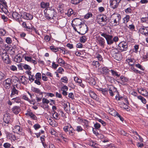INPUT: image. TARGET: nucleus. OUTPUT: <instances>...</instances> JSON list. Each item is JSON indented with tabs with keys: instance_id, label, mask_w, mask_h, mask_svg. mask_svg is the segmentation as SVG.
Listing matches in <instances>:
<instances>
[{
	"instance_id": "1",
	"label": "nucleus",
	"mask_w": 148,
	"mask_h": 148,
	"mask_svg": "<svg viewBox=\"0 0 148 148\" xmlns=\"http://www.w3.org/2000/svg\"><path fill=\"white\" fill-rule=\"evenodd\" d=\"M45 13L46 17L48 19H51L53 18V17L55 16L56 15V12L55 10L53 8L48 7L47 10L45 9L44 11Z\"/></svg>"
},
{
	"instance_id": "2",
	"label": "nucleus",
	"mask_w": 148,
	"mask_h": 148,
	"mask_svg": "<svg viewBox=\"0 0 148 148\" xmlns=\"http://www.w3.org/2000/svg\"><path fill=\"white\" fill-rule=\"evenodd\" d=\"M100 33L101 34V35L105 38L108 45H110L113 43L112 41L113 36L112 35H109L105 32H101Z\"/></svg>"
},
{
	"instance_id": "3",
	"label": "nucleus",
	"mask_w": 148,
	"mask_h": 148,
	"mask_svg": "<svg viewBox=\"0 0 148 148\" xmlns=\"http://www.w3.org/2000/svg\"><path fill=\"white\" fill-rule=\"evenodd\" d=\"M71 24L73 28H76V27H79L80 28L82 27V25L83 27L84 25H86L84 23H82V21L79 18H75L72 21Z\"/></svg>"
},
{
	"instance_id": "4",
	"label": "nucleus",
	"mask_w": 148,
	"mask_h": 148,
	"mask_svg": "<svg viewBox=\"0 0 148 148\" xmlns=\"http://www.w3.org/2000/svg\"><path fill=\"white\" fill-rule=\"evenodd\" d=\"M111 54L114 58L118 61H120L122 59L121 53L119 52L116 49H112L111 51Z\"/></svg>"
},
{
	"instance_id": "5",
	"label": "nucleus",
	"mask_w": 148,
	"mask_h": 148,
	"mask_svg": "<svg viewBox=\"0 0 148 148\" xmlns=\"http://www.w3.org/2000/svg\"><path fill=\"white\" fill-rule=\"evenodd\" d=\"M111 18H112V20H113L114 25H119V21L121 18V16L120 14H114L112 15Z\"/></svg>"
},
{
	"instance_id": "6",
	"label": "nucleus",
	"mask_w": 148,
	"mask_h": 148,
	"mask_svg": "<svg viewBox=\"0 0 148 148\" xmlns=\"http://www.w3.org/2000/svg\"><path fill=\"white\" fill-rule=\"evenodd\" d=\"M118 48L121 52L127 51L128 49L127 43L123 42H121L119 44Z\"/></svg>"
},
{
	"instance_id": "7",
	"label": "nucleus",
	"mask_w": 148,
	"mask_h": 148,
	"mask_svg": "<svg viewBox=\"0 0 148 148\" xmlns=\"http://www.w3.org/2000/svg\"><path fill=\"white\" fill-rule=\"evenodd\" d=\"M21 17L23 19L27 20H31L33 18V15L32 14L24 12L21 13Z\"/></svg>"
},
{
	"instance_id": "8",
	"label": "nucleus",
	"mask_w": 148,
	"mask_h": 148,
	"mask_svg": "<svg viewBox=\"0 0 148 148\" xmlns=\"http://www.w3.org/2000/svg\"><path fill=\"white\" fill-rule=\"evenodd\" d=\"M3 60L6 64H9L10 62L9 56L7 52L2 53L0 54Z\"/></svg>"
},
{
	"instance_id": "9",
	"label": "nucleus",
	"mask_w": 148,
	"mask_h": 148,
	"mask_svg": "<svg viewBox=\"0 0 148 148\" xmlns=\"http://www.w3.org/2000/svg\"><path fill=\"white\" fill-rule=\"evenodd\" d=\"M121 0H112L110 1V5L112 8L113 9L117 8Z\"/></svg>"
},
{
	"instance_id": "10",
	"label": "nucleus",
	"mask_w": 148,
	"mask_h": 148,
	"mask_svg": "<svg viewBox=\"0 0 148 148\" xmlns=\"http://www.w3.org/2000/svg\"><path fill=\"white\" fill-rule=\"evenodd\" d=\"M108 20L107 17L106 15H98L97 18V21L98 22L101 24L102 22H106Z\"/></svg>"
},
{
	"instance_id": "11",
	"label": "nucleus",
	"mask_w": 148,
	"mask_h": 148,
	"mask_svg": "<svg viewBox=\"0 0 148 148\" xmlns=\"http://www.w3.org/2000/svg\"><path fill=\"white\" fill-rule=\"evenodd\" d=\"M120 78V81H118V82L122 85H126L127 84V82L128 81V78L123 75L121 76Z\"/></svg>"
},
{
	"instance_id": "12",
	"label": "nucleus",
	"mask_w": 148,
	"mask_h": 148,
	"mask_svg": "<svg viewBox=\"0 0 148 148\" xmlns=\"http://www.w3.org/2000/svg\"><path fill=\"white\" fill-rule=\"evenodd\" d=\"M88 92L90 96L91 97L97 101H98L99 100V98L98 97L95 93L91 90L88 89Z\"/></svg>"
},
{
	"instance_id": "13",
	"label": "nucleus",
	"mask_w": 148,
	"mask_h": 148,
	"mask_svg": "<svg viewBox=\"0 0 148 148\" xmlns=\"http://www.w3.org/2000/svg\"><path fill=\"white\" fill-rule=\"evenodd\" d=\"M23 57V55L19 53L14 58V61L18 63L20 62H21L22 58Z\"/></svg>"
},
{
	"instance_id": "14",
	"label": "nucleus",
	"mask_w": 148,
	"mask_h": 148,
	"mask_svg": "<svg viewBox=\"0 0 148 148\" xmlns=\"http://www.w3.org/2000/svg\"><path fill=\"white\" fill-rule=\"evenodd\" d=\"M28 78L24 76H21L19 77L18 80L21 82L22 84L24 85H26L27 84Z\"/></svg>"
},
{
	"instance_id": "15",
	"label": "nucleus",
	"mask_w": 148,
	"mask_h": 148,
	"mask_svg": "<svg viewBox=\"0 0 148 148\" xmlns=\"http://www.w3.org/2000/svg\"><path fill=\"white\" fill-rule=\"evenodd\" d=\"M13 113L15 114H18L21 111L20 107L18 106H14L12 109Z\"/></svg>"
},
{
	"instance_id": "16",
	"label": "nucleus",
	"mask_w": 148,
	"mask_h": 148,
	"mask_svg": "<svg viewBox=\"0 0 148 148\" xmlns=\"http://www.w3.org/2000/svg\"><path fill=\"white\" fill-rule=\"evenodd\" d=\"M99 45L102 47H103L105 45V40L102 37L99 36L97 39Z\"/></svg>"
},
{
	"instance_id": "17",
	"label": "nucleus",
	"mask_w": 148,
	"mask_h": 148,
	"mask_svg": "<svg viewBox=\"0 0 148 148\" xmlns=\"http://www.w3.org/2000/svg\"><path fill=\"white\" fill-rule=\"evenodd\" d=\"M10 116L8 114H5L3 116V120L4 122L6 123H8L10 121Z\"/></svg>"
},
{
	"instance_id": "18",
	"label": "nucleus",
	"mask_w": 148,
	"mask_h": 148,
	"mask_svg": "<svg viewBox=\"0 0 148 148\" xmlns=\"http://www.w3.org/2000/svg\"><path fill=\"white\" fill-rule=\"evenodd\" d=\"M108 88H109V93L110 96H113L114 95L113 92H115L116 91V88L113 86H110V87H108Z\"/></svg>"
},
{
	"instance_id": "19",
	"label": "nucleus",
	"mask_w": 148,
	"mask_h": 148,
	"mask_svg": "<svg viewBox=\"0 0 148 148\" xmlns=\"http://www.w3.org/2000/svg\"><path fill=\"white\" fill-rule=\"evenodd\" d=\"M31 90L34 93L38 94L39 95H42L43 92H41L39 88H37L34 87H32L31 88Z\"/></svg>"
},
{
	"instance_id": "20",
	"label": "nucleus",
	"mask_w": 148,
	"mask_h": 148,
	"mask_svg": "<svg viewBox=\"0 0 148 148\" xmlns=\"http://www.w3.org/2000/svg\"><path fill=\"white\" fill-rule=\"evenodd\" d=\"M13 130L14 132L19 134L22 132V129L21 128V127L19 126L16 125L14 127Z\"/></svg>"
},
{
	"instance_id": "21",
	"label": "nucleus",
	"mask_w": 148,
	"mask_h": 148,
	"mask_svg": "<svg viewBox=\"0 0 148 148\" xmlns=\"http://www.w3.org/2000/svg\"><path fill=\"white\" fill-rule=\"evenodd\" d=\"M12 16L14 19L16 20H19L21 17V14L19 15L16 12H14L12 14Z\"/></svg>"
},
{
	"instance_id": "22",
	"label": "nucleus",
	"mask_w": 148,
	"mask_h": 148,
	"mask_svg": "<svg viewBox=\"0 0 148 148\" xmlns=\"http://www.w3.org/2000/svg\"><path fill=\"white\" fill-rule=\"evenodd\" d=\"M102 72H101L105 75H108L109 74L110 70L107 67H103L102 68Z\"/></svg>"
},
{
	"instance_id": "23",
	"label": "nucleus",
	"mask_w": 148,
	"mask_h": 148,
	"mask_svg": "<svg viewBox=\"0 0 148 148\" xmlns=\"http://www.w3.org/2000/svg\"><path fill=\"white\" fill-rule=\"evenodd\" d=\"M18 91L16 89L14 86L11 90V93L10 96L12 97L13 95L15 94L18 95Z\"/></svg>"
},
{
	"instance_id": "24",
	"label": "nucleus",
	"mask_w": 148,
	"mask_h": 148,
	"mask_svg": "<svg viewBox=\"0 0 148 148\" xmlns=\"http://www.w3.org/2000/svg\"><path fill=\"white\" fill-rule=\"evenodd\" d=\"M49 5V3H45L42 2L41 3V7L42 8H45V9L47 10L48 9V6Z\"/></svg>"
},
{
	"instance_id": "25",
	"label": "nucleus",
	"mask_w": 148,
	"mask_h": 148,
	"mask_svg": "<svg viewBox=\"0 0 148 148\" xmlns=\"http://www.w3.org/2000/svg\"><path fill=\"white\" fill-rule=\"evenodd\" d=\"M8 138L10 139L11 140H14L16 139V137L14 135L11 134H8L7 135Z\"/></svg>"
},
{
	"instance_id": "26",
	"label": "nucleus",
	"mask_w": 148,
	"mask_h": 148,
	"mask_svg": "<svg viewBox=\"0 0 148 148\" xmlns=\"http://www.w3.org/2000/svg\"><path fill=\"white\" fill-rule=\"evenodd\" d=\"M110 72H111L112 75L114 76H116L117 77H119L120 76V74H119V73L116 71L113 70H110Z\"/></svg>"
},
{
	"instance_id": "27",
	"label": "nucleus",
	"mask_w": 148,
	"mask_h": 148,
	"mask_svg": "<svg viewBox=\"0 0 148 148\" xmlns=\"http://www.w3.org/2000/svg\"><path fill=\"white\" fill-rule=\"evenodd\" d=\"M90 145L92 147L95 148H98V145L95 143L93 141H91L90 142Z\"/></svg>"
},
{
	"instance_id": "28",
	"label": "nucleus",
	"mask_w": 148,
	"mask_h": 148,
	"mask_svg": "<svg viewBox=\"0 0 148 148\" xmlns=\"http://www.w3.org/2000/svg\"><path fill=\"white\" fill-rule=\"evenodd\" d=\"M60 81L65 84L67 83L68 81V79L66 76H64L62 77Z\"/></svg>"
},
{
	"instance_id": "29",
	"label": "nucleus",
	"mask_w": 148,
	"mask_h": 148,
	"mask_svg": "<svg viewBox=\"0 0 148 148\" xmlns=\"http://www.w3.org/2000/svg\"><path fill=\"white\" fill-rule=\"evenodd\" d=\"M29 116H30L32 119L36 120L37 119V117L31 111V112L28 113Z\"/></svg>"
},
{
	"instance_id": "30",
	"label": "nucleus",
	"mask_w": 148,
	"mask_h": 148,
	"mask_svg": "<svg viewBox=\"0 0 148 148\" xmlns=\"http://www.w3.org/2000/svg\"><path fill=\"white\" fill-rule=\"evenodd\" d=\"M137 98L138 99L140 100L141 102L144 104H145L147 102L146 99L141 95L138 96Z\"/></svg>"
},
{
	"instance_id": "31",
	"label": "nucleus",
	"mask_w": 148,
	"mask_h": 148,
	"mask_svg": "<svg viewBox=\"0 0 148 148\" xmlns=\"http://www.w3.org/2000/svg\"><path fill=\"white\" fill-rule=\"evenodd\" d=\"M82 122L83 124V125L86 128H88L89 127L88 125V121L85 119L82 120Z\"/></svg>"
},
{
	"instance_id": "32",
	"label": "nucleus",
	"mask_w": 148,
	"mask_h": 148,
	"mask_svg": "<svg viewBox=\"0 0 148 148\" xmlns=\"http://www.w3.org/2000/svg\"><path fill=\"white\" fill-rule=\"evenodd\" d=\"M11 100L18 103H20L21 101V99L19 97H17L13 98Z\"/></svg>"
},
{
	"instance_id": "33",
	"label": "nucleus",
	"mask_w": 148,
	"mask_h": 148,
	"mask_svg": "<svg viewBox=\"0 0 148 148\" xmlns=\"http://www.w3.org/2000/svg\"><path fill=\"white\" fill-rule=\"evenodd\" d=\"M114 116L118 117L121 121H124V119L117 112H116L114 113Z\"/></svg>"
},
{
	"instance_id": "34",
	"label": "nucleus",
	"mask_w": 148,
	"mask_h": 148,
	"mask_svg": "<svg viewBox=\"0 0 148 148\" xmlns=\"http://www.w3.org/2000/svg\"><path fill=\"white\" fill-rule=\"evenodd\" d=\"M0 4L2 5V7H7V3L5 0H0Z\"/></svg>"
},
{
	"instance_id": "35",
	"label": "nucleus",
	"mask_w": 148,
	"mask_h": 148,
	"mask_svg": "<svg viewBox=\"0 0 148 148\" xmlns=\"http://www.w3.org/2000/svg\"><path fill=\"white\" fill-rule=\"evenodd\" d=\"M80 41L82 43H84L86 41V38L85 36L81 37L79 39Z\"/></svg>"
},
{
	"instance_id": "36",
	"label": "nucleus",
	"mask_w": 148,
	"mask_h": 148,
	"mask_svg": "<svg viewBox=\"0 0 148 148\" xmlns=\"http://www.w3.org/2000/svg\"><path fill=\"white\" fill-rule=\"evenodd\" d=\"M60 48H55L54 46H51L50 47V48L51 50L54 52H57L58 51Z\"/></svg>"
},
{
	"instance_id": "37",
	"label": "nucleus",
	"mask_w": 148,
	"mask_h": 148,
	"mask_svg": "<svg viewBox=\"0 0 148 148\" xmlns=\"http://www.w3.org/2000/svg\"><path fill=\"white\" fill-rule=\"evenodd\" d=\"M26 30L29 31H33V32H35L36 34L38 35L40 34L38 31L37 30L36 28H26Z\"/></svg>"
},
{
	"instance_id": "38",
	"label": "nucleus",
	"mask_w": 148,
	"mask_h": 148,
	"mask_svg": "<svg viewBox=\"0 0 148 148\" xmlns=\"http://www.w3.org/2000/svg\"><path fill=\"white\" fill-rule=\"evenodd\" d=\"M83 0H71V2L73 4L76 5L80 3Z\"/></svg>"
},
{
	"instance_id": "39",
	"label": "nucleus",
	"mask_w": 148,
	"mask_h": 148,
	"mask_svg": "<svg viewBox=\"0 0 148 148\" xmlns=\"http://www.w3.org/2000/svg\"><path fill=\"white\" fill-rule=\"evenodd\" d=\"M0 7L1 10L4 13L6 14L8 12V11L7 9L8 7H5L3 6L1 7V6Z\"/></svg>"
},
{
	"instance_id": "40",
	"label": "nucleus",
	"mask_w": 148,
	"mask_h": 148,
	"mask_svg": "<svg viewBox=\"0 0 148 148\" xmlns=\"http://www.w3.org/2000/svg\"><path fill=\"white\" fill-rule=\"evenodd\" d=\"M130 18V16L128 15H127L125 17L123 18V22L124 23H127L128 21L129 20Z\"/></svg>"
},
{
	"instance_id": "41",
	"label": "nucleus",
	"mask_w": 148,
	"mask_h": 148,
	"mask_svg": "<svg viewBox=\"0 0 148 148\" xmlns=\"http://www.w3.org/2000/svg\"><path fill=\"white\" fill-rule=\"evenodd\" d=\"M93 133L95 134L97 136H100L101 137H103V136L102 134H99V133H98L97 130H94V128H93Z\"/></svg>"
},
{
	"instance_id": "42",
	"label": "nucleus",
	"mask_w": 148,
	"mask_h": 148,
	"mask_svg": "<svg viewBox=\"0 0 148 148\" xmlns=\"http://www.w3.org/2000/svg\"><path fill=\"white\" fill-rule=\"evenodd\" d=\"M57 62L59 64H65V62L64 60L61 58H59Z\"/></svg>"
},
{
	"instance_id": "43",
	"label": "nucleus",
	"mask_w": 148,
	"mask_h": 148,
	"mask_svg": "<svg viewBox=\"0 0 148 148\" xmlns=\"http://www.w3.org/2000/svg\"><path fill=\"white\" fill-rule=\"evenodd\" d=\"M74 80L76 82L78 83L79 84H81L82 82V80L80 79H79L77 77H75L74 78Z\"/></svg>"
},
{
	"instance_id": "44",
	"label": "nucleus",
	"mask_w": 148,
	"mask_h": 148,
	"mask_svg": "<svg viewBox=\"0 0 148 148\" xmlns=\"http://www.w3.org/2000/svg\"><path fill=\"white\" fill-rule=\"evenodd\" d=\"M42 102L43 104H48L49 103V100L46 98H43L42 99Z\"/></svg>"
},
{
	"instance_id": "45",
	"label": "nucleus",
	"mask_w": 148,
	"mask_h": 148,
	"mask_svg": "<svg viewBox=\"0 0 148 148\" xmlns=\"http://www.w3.org/2000/svg\"><path fill=\"white\" fill-rule=\"evenodd\" d=\"M73 13V10L72 9H69L68 10L67 15L68 16H70Z\"/></svg>"
},
{
	"instance_id": "46",
	"label": "nucleus",
	"mask_w": 148,
	"mask_h": 148,
	"mask_svg": "<svg viewBox=\"0 0 148 148\" xmlns=\"http://www.w3.org/2000/svg\"><path fill=\"white\" fill-rule=\"evenodd\" d=\"M92 64L96 67H99L100 66V64L98 61H94L92 62Z\"/></svg>"
},
{
	"instance_id": "47",
	"label": "nucleus",
	"mask_w": 148,
	"mask_h": 148,
	"mask_svg": "<svg viewBox=\"0 0 148 148\" xmlns=\"http://www.w3.org/2000/svg\"><path fill=\"white\" fill-rule=\"evenodd\" d=\"M5 83L8 86L7 87L10 86L11 84V81L10 79H8L5 80Z\"/></svg>"
},
{
	"instance_id": "48",
	"label": "nucleus",
	"mask_w": 148,
	"mask_h": 148,
	"mask_svg": "<svg viewBox=\"0 0 148 148\" xmlns=\"http://www.w3.org/2000/svg\"><path fill=\"white\" fill-rule=\"evenodd\" d=\"M33 127L36 130H37L41 127V126L38 124H36L33 126Z\"/></svg>"
},
{
	"instance_id": "49",
	"label": "nucleus",
	"mask_w": 148,
	"mask_h": 148,
	"mask_svg": "<svg viewBox=\"0 0 148 148\" xmlns=\"http://www.w3.org/2000/svg\"><path fill=\"white\" fill-rule=\"evenodd\" d=\"M35 78L36 79H41V74L40 73H36L35 75Z\"/></svg>"
},
{
	"instance_id": "50",
	"label": "nucleus",
	"mask_w": 148,
	"mask_h": 148,
	"mask_svg": "<svg viewBox=\"0 0 148 148\" xmlns=\"http://www.w3.org/2000/svg\"><path fill=\"white\" fill-rule=\"evenodd\" d=\"M92 15V14L91 13H88L85 15L84 18L85 19H88L90 17H91Z\"/></svg>"
},
{
	"instance_id": "51",
	"label": "nucleus",
	"mask_w": 148,
	"mask_h": 148,
	"mask_svg": "<svg viewBox=\"0 0 148 148\" xmlns=\"http://www.w3.org/2000/svg\"><path fill=\"white\" fill-rule=\"evenodd\" d=\"M129 62V64L130 66H132L134 65V62L133 61L134 60H133L132 59H129L128 60Z\"/></svg>"
},
{
	"instance_id": "52",
	"label": "nucleus",
	"mask_w": 148,
	"mask_h": 148,
	"mask_svg": "<svg viewBox=\"0 0 148 148\" xmlns=\"http://www.w3.org/2000/svg\"><path fill=\"white\" fill-rule=\"evenodd\" d=\"M68 97L72 99H74V95L72 92H70L69 93Z\"/></svg>"
},
{
	"instance_id": "53",
	"label": "nucleus",
	"mask_w": 148,
	"mask_h": 148,
	"mask_svg": "<svg viewBox=\"0 0 148 148\" xmlns=\"http://www.w3.org/2000/svg\"><path fill=\"white\" fill-rule=\"evenodd\" d=\"M135 66L136 67L140 69L142 71L144 70V69L143 68L141 65L140 64H136Z\"/></svg>"
},
{
	"instance_id": "54",
	"label": "nucleus",
	"mask_w": 148,
	"mask_h": 148,
	"mask_svg": "<svg viewBox=\"0 0 148 148\" xmlns=\"http://www.w3.org/2000/svg\"><path fill=\"white\" fill-rule=\"evenodd\" d=\"M23 68L25 69L30 70L31 69V67L28 65L25 64L23 66Z\"/></svg>"
},
{
	"instance_id": "55",
	"label": "nucleus",
	"mask_w": 148,
	"mask_h": 148,
	"mask_svg": "<svg viewBox=\"0 0 148 148\" xmlns=\"http://www.w3.org/2000/svg\"><path fill=\"white\" fill-rule=\"evenodd\" d=\"M34 76L33 75H30L29 76V79L30 81H31V82H33L34 81Z\"/></svg>"
},
{
	"instance_id": "56",
	"label": "nucleus",
	"mask_w": 148,
	"mask_h": 148,
	"mask_svg": "<svg viewBox=\"0 0 148 148\" xmlns=\"http://www.w3.org/2000/svg\"><path fill=\"white\" fill-rule=\"evenodd\" d=\"M5 41L8 44H10L12 42V40L9 37H7L5 39Z\"/></svg>"
},
{
	"instance_id": "57",
	"label": "nucleus",
	"mask_w": 148,
	"mask_h": 148,
	"mask_svg": "<svg viewBox=\"0 0 148 148\" xmlns=\"http://www.w3.org/2000/svg\"><path fill=\"white\" fill-rule=\"evenodd\" d=\"M94 126L95 129H98L100 128L101 125L100 124L96 123L95 124H94Z\"/></svg>"
},
{
	"instance_id": "58",
	"label": "nucleus",
	"mask_w": 148,
	"mask_h": 148,
	"mask_svg": "<svg viewBox=\"0 0 148 148\" xmlns=\"http://www.w3.org/2000/svg\"><path fill=\"white\" fill-rule=\"evenodd\" d=\"M68 89V87L65 85H64L63 86H62L61 88V90L62 91L65 90V91H67Z\"/></svg>"
},
{
	"instance_id": "59",
	"label": "nucleus",
	"mask_w": 148,
	"mask_h": 148,
	"mask_svg": "<svg viewBox=\"0 0 148 148\" xmlns=\"http://www.w3.org/2000/svg\"><path fill=\"white\" fill-rule=\"evenodd\" d=\"M42 80L44 81H47L48 80L47 78L46 77V75L45 74H42Z\"/></svg>"
},
{
	"instance_id": "60",
	"label": "nucleus",
	"mask_w": 148,
	"mask_h": 148,
	"mask_svg": "<svg viewBox=\"0 0 148 148\" xmlns=\"http://www.w3.org/2000/svg\"><path fill=\"white\" fill-rule=\"evenodd\" d=\"M45 136L44 135H42L40 137V139L42 143H45Z\"/></svg>"
},
{
	"instance_id": "61",
	"label": "nucleus",
	"mask_w": 148,
	"mask_h": 148,
	"mask_svg": "<svg viewBox=\"0 0 148 148\" xmlns=\"http://www.w3.org/2000/svg\"><path fill=\"white\" fill-rule=\"evenodd\" d=\"M5 75L1 72L0 71V80H2L4 79Z\"/></svg>"
},
{
	"instance_id": "62",
	"label": "nucleus",
	"mask_w": 148,
	"mask_h": 148,
	"mask_svg": "<svg viewBox=\"0 0 148 148\" xmlns=\"http://www.w3.org/2000/svg\"><path fill=\"white\" fill-rule=\"evenodd\" d=\"M32 99V100H30V101H29V102L31 104L34 105L36 103V100L34 99Z\"/></svg>"
},
{
	"instance_id": "63",
	"label": "nucleus",
	"mask_w": 148,
	"mask_h": 148,
	"mask_svg": "<svg viewBox=\"0 0 148 148\" xmlns=\"http://www.w3.org/2000/svg\"><path fill=\"white\" fill-rule=\"evenodd\" d=\"M10 68L11 70L14 71H17V69L16 67L14 65H12L10 66Z\"/></svg>"
},
{
	"instance_id": "64",
	"label": "nucleus",
	"mask_w": 148,
	"mask_h": 148,
	"mask_svg": "<svg viewBox=\"0 0 148 148\" xmlns=\"http://www.w3.org/2000/svg\"><path fill=\"white\" fill-rule=\"evenodd\" d=\"M10 146V144L8 143H5L3 145V146L5 148H9Z\"/></svg>"
}]
</instances>
